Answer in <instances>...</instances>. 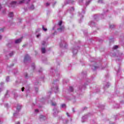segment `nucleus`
<instances>
[{"label":"nucleus","mask_w":124,"mask_h":124,"mask_svg":"<svg viewBox=\"0 0 124 124\" xmlns=\"http://www.w3.org/2000/svg\"><path fill=\"white\" fill-rule=\"evenodd\" d=\"M42 45L44 46L45 45V42H44L42 44Z\"/></svg>","instance_id":"obj_19"},{"label":"nucleus","mask_w":124,"mask_h":124,"mask_svg":"<svg viewBox=\"0 0 124 124\" xmlns=\"http://www.w3.org/2000/svg\"><path fill=\"white\" fill-rule=\"evenodd\" d=\"M0 31L2 32V31H3V28L0 29Z\"/></svg>","instance_id":"obj_16"},{"label":"nucleus","mask_w":124,"mask_h":124,"mask_svg":"<svg viewBox=\"0 0 124 124\" xmlns=\"http://www.w3.org/2000/svg\"><path fill=\"white\" fill-rule=\"evenodd\" d=\"M31 9L32 10L34 9V6L33 5H32L31 7Z\"/></svg>","instance_id":"obj_12"},{"label":"nucleus","mask_w":124,"mask_h":124,"mask_svg":"<svg viewBox=\"0 0 124 124\" xmlns=\"http://www.w3.org/2000/svg\"><path fill=\"white\" fill-rule=\"evenodd\" d=\"M42 30L44 31H47V28H44V26H42Z\"/></svg>","instance_id":"obj_7"},{"label":"nucleus","mask_w":124,"mask_h":124,"mask_svg":"<svg viewBox=\"0 0 124 124\" xmlns=\"http://www.w3.org/2000/svg\"><path fill=\"white\" fill-rule=\"evenodd\" d=\"M29 59H30V56H29V55H26L24 58V62H26V61H28Z\"/></svg>","instance_id":"obj_3"},{"label":"nucleus","mask_w":124,"mask_h":124,"mask_svg":"<svg viewBox=\"0 0 124 124\" xmlns=\"http://www.w3.org/2000/svg\"><path fill=\"white\" fill-rule=\"evenodd\" d=\"M58 30V31H63L64 30V26H61V27Z\"/></svg>","instance_id":"obj_4"},{"label":"nucleus","mask_w":124,"mask_h":124,"mask_svg":"<svg viewBox=\"0 0 124 124\" xmlns=\"http://www.w3.org/2000/svg\"><path fill=\"white\" fill-rule=\"evenodd\" d=\"M14 116H15V113H14Z\"/></svg>","instance_id":"obj_33"},{"label":"nucleus","mask_w":124,"mask_h":124,"mask_svg":"<svg viewBox=\"0 0 124 124\" xmlns=\"http://www.w3.org/2000/svg\"><path fill=\"white\" fill-rule=\"evenodd\" d=\"M13 54H14V52H11L9 54L10 57H12L13 56Z\"/></svg>","instance_id":"obj_11"},{"label":"nucleus","mask_w":124,"mask_h":124,"mask_svg":"<svg viewBox=\"0 0 124 124\" xmlns=\"http://www.w3.org/2000/svg\"><path fill=\"white\" fill-rule=\"evenodd\" d=\"M118 46H114L113 47V50H116V49H118Z\"/></svg>","instance_id":"obj_8"},{"label":"nucleus","mask_w":124,"mask_h":124,"mask_svg":"<svg viewBox=\"0 0 124 124\" xmlns=\"http://www.w3.org/2000/svg\"><path fill=\"white\" fill-rule=\"evenodd\" d=\"M73 112H75V111H74V110H73Z\"/></svg>","instance_id":"obj_35"},{"label":"nucleus","mask_w":124,"mask_h":124,"mask_svg":"<svg viewBox=\"0 0 124 124\" xmlns=\"http://www.w3.org/2000/svg\"><path fill=\"white\" fill-rule=\"evenodd\" d=\"M11 4H16V1H14L11 2Z\"/></svg>","instance_id":"obj_14"},{"label":"nucleus","mask_w":124,"mask_h":124,"mask_svg":"<svg viewBox=\"0 0 124 124\" xmlns=\"http://www.w3.org/2000/svg\"><path fill=\"white\" fill-rule=\"evenodd\" d=\"M46 52V50L45 49V48L43 47L42 48V53L43 54H45V53Z\"/></svg>","instance_id":"obj_6"},{"label":"nucleus","mask_w":124,"mask_h":124,"mask_svg":"<svg viewBox=\"0 0 124 124\" xmlns=\"http://www.w3.org/2000/svg\"><path fill=\"white\" fill-rule=\"evenodd\" d=\"M24 90H25V87H23V88L21 89L22 92H24Z\"/></svg>","instance_id":"obj_17"},{"label":"nucleus","mask_w":124,"mask_h":124,"mask_svg":"<svg viewBox=\"0 0 124 124\" xmlns=\"http://www.w3.org/2000/svg\"><path fill=\"white\" fill-rule=\"evenodd\" d=\"M22 39H23V37H22L20 39L16 40V41H15V43H16V44H18V43H20V42H21V41H22Z\"/></svg>","instance_id":"obj_2"},{"label":"nucleus","mask_w":124,"mask_h":124,"mask_svg":"<svg viewBox=\"0 0 124 124\" xmlns=\"http://www.w3.org/2000/svg\"><path fill=\"white\" fill-rule=\"evenodd\" d=\"M34 68H35V66H34V65L33 66V69H34Z\"/></svg>","instance_id":"obj_26"},{"label":"nucleus","mask_w":124,"mask_h":124,"mask_svg":"<svg viewBox=\"0 0 124 124\" xmlns=\"http://www.w3.org/2000/svg\"><path fill=\"white\" fill-rule=\"evenodd\" d=\"M0 39H1V35H0Z\"/></svg>","instance_id":"obj_28"},{"label":"nucleus","mask_w":124,"mask_h":124,"mask_svg":"<svg viewBox=\"0 0 124 124\" xmlns=\"http://www.w3.org/2000/svg\"><path fill=\"white\" fill-rule=\"evenodd\" d=\"M65 106H66L65 104H63L62 105V108H64V107H65Z\"/></svg>","instance_id":"obj_13"},{"label":"nucleus","mask_w":124,"mask_h":124,"mask_svg":"<svg viewBox=\"0 0 124 124\" xmlns=\"http://www.w3.org/2000/svg\"><path fill=\"white\" fill-rule=\"evenodd\" d=\"M9 16L10 18H12L13 17V12H11L9 14Z\"/></svg>","instance_id":"obj_5"},{"label":"nucleus","mask_w":124,"mask_h":124,"mask_svg":"<svg viewBox=\"0 0 124 124\" xmlns=\"http://www.w3.org/2000/svg\"><path fill=\"white\" fill-rule=\"evenodd\" d=\"M46 6H49V5H50V3H46Z\"/></svg>","instance_id":"obj_18"},{"label":"nucleus","mask_w":124,"mask_h":124,"mask_svg":"<svg viewBox=\"0 0 124 124\" xmlns=\"http://www.w3.org/2000/svg\"><path fill=\"white\" fill-rule=\"evenodd\" d=\"M19 108H17V110L19 109H21V106H19Z\"/></svg>","instance_id":"obj_21"},{"label":"nucleus","mask_w":124,"mask_h":124,"mask_svg":"<svg viewBox=\"0 0 124 124\" xmlns=\"http://www.w3.org/2000/svg\"><path fill=\"white\" fill-rule=\"evenodd\" d=\"M69 89H70V92H73V87L70 86Z\"/></svg>","instance_id":"obj_9"},{"label":"nucleus","mask_w":124,"mask_h":124,"mask_svg":"<svg viewBox=\"0 0 124 124\" xmlns=\"http://www.w3.org/2000/svg\"><path fill=\"white\" fill-rule=\"evenodd\" d=\"M72 10H74V8H72Z\"/></svg>","instance_id":"obj_29"},{"label":"nucleus","mask_w":124,"mask_h":124,"mask_svg":"<svg viewBox=\"0 0 124 124\" xmlns=\"http://www.w3.org/2000/svg\"><path fill=\"white\" fill-rule=\"evenodd\" d=\"M101 1H102V0H99V2Z\"/></svg>","instance_id":"obj_31"},{"label":"nucleus","mask_w":124,"mask_h":124,"mask_svg":"<svg viewBox=\"0 0 124 124\" xmlns=\"http://www.w3.org/2000/svg\"><path fill=\"white\" fill-rule=\"evenodd\" d=\"M88 2H89L88 3H90V1H89Z\"/></svg>","instance_id":"obj_36"},{"label":"nucleus","mask_w":124,"mask_h":124,"mask_svg":"<svg viewBox=\"0 0 124 124\" xmlns=\"http://www.w3.org/2000/svg\"><path fill=\"white\" fill-rule=\"evenodd\" d=\"M42 117H43L42 115V116H41V118H42Z\"/></svg>","instance_id":"obj_32"},{"label":"nucleus","mask_w":124,"mask_h":124,"mask_svg":"<svg viewBox=\"0 0 124 124\" xmlns=\"http://www.w3.org/2000/svg\"><path fill=\"white\" fill-rule=\"evenodd\" d=\"M17 124H20V122H17Z\"/></svg>","instance_id":"obj_30"},{"label":"nucleus","mask_w":124,"mask_h":124,"mask_svg":"<svg viewBox=\"0 0 124 124\" xmlns=\"http://www.w3.org/2000/svg\"><path fill=\"white\" fill-rule=\"evenodd\" d=\"M0 9H1V6L0 4Z\"/></svg>","instance_id":"obj_25"},{"label":"nucleus","mask_w":124,"mask_h":124,"mask_svg":"<svg viewBox=\"0 0 124 124\" xmlns=\"http://www.w3.org/2000/svg\"><path fill=\"white\" fill-rule=\"evenodd\" d=\"M8 79H9V77H7V78H6V79H7V81H8Z\"/></svg>","instance_id":"obj_24"},{"label":"nucleus","mask_w":124,"mask_h":124,"mask_svg":"<svg viewBox=\"0 0 124 124\" xmlns=\"http://www.w3.org/2000/svg\"><path fill=\"white\" fill-rule=\"evenodd\" d=\"M52 106H56V105H57V104H56L55 103H52Z\"/></svg>","instance_id":"obj_15"},{"label":"nucleus","mask_w":124,"mask_h":124,"mask_svg":"<svg viewBox=\"0 0 124 124\" xmlns=\"http://www.w3.org/2000/svg\"><path fill=\"white\" fill-rule=\"evenodd\" d=\"M3 13H4V11H3Z\"/></svg>","instance_id":"obj_34"},{"label":"nucleus","mask_w":124,"mask_h":124,"mask_svg":"<svg viewBox=\"0 0 124 124\" xmlns=\"http://www.w3.org/2000/svg\"><path fill=\"white\" fill-rule=\"evenodd\" d=\"M62 21H59L58 25H59V26H60L61 27V26H62Z\"/></svg>","instance_id":"obj_10"},{"label":"nucleus","mask_w":124,"mask_h":124,"mask_svg":"<svg viewBox=\"0 0 124 124\" xmlns=\"http://www.w3.org/2000/svg\"><path fill=\"white\" fill-rule=\"evenodd\" d=\"M35 112H38V109H35Z\"/></svg>","instance_id":"obj_22"},{"label":"nucleus","mask_w":124,"mask_h":124,"mask_svg":"<svg viewBox=\"0 0 124 124\" xmlns=\"http://www.w3.org/2000/svg\"><path fill=\"white\" fill-rule=\"evenodd\" d=\"M0 92H1V90H0Z\"/></svg>","instance_id":"obj_37"},{"label":"nucleus","mask_w":124,"mask_h":124,"mask_svg":"<svg viewBox=\"0 0 124 124\" xmlns=\"http://www.w3.org/2000/svg\"><path fill=\"white\" fill-rule=\"evenodd\" d=\"M113 27H114V26H113V25L109 26V28H113Z\"/></svg>","instance_id":"obj_20"},{"label":"nucleus","mask_w":124,"mask_h":124,"mask_svg":"<svg viewBox=\"0 0 124 124\" xmlns=\"http://www.w3.org/2000/svg\"><path fill=\"white\" fill-rule=\"evenodd\" d=\"M30 1H31V0H22L18 1V3L20 4H21V3H24V2H25V3H29Z\"/></svg>","instance_id":"obj_1"},{"label":"nucleus","mask_w":124,"mask_h":124,"mask_svg":"<svg viewBox=\"0 0 124 124\" xmlns=\"http://www.w3.org/2000/svg\"><path fill=\"white\" fill-rule=\"evenodd\" d=\"M25 77H26V78H27V77H28V75H26L25 76Z\"/></svg>","instance_id":"obj_27"},{"label":"nucleus","mask_w":124,"mask_h":124,"mask_svg":"<svg viewBox=\"0 0 124 124\" xmlns=\"http://www.w3.org/2000/svg\"><path fill=\"white\" fill-rule=\"evenodd\" d=\"M66 115L67 116H68V117H69V114H68V113H66Z\"/></svg>","instance_id":"obj_23"}]
</instances>
